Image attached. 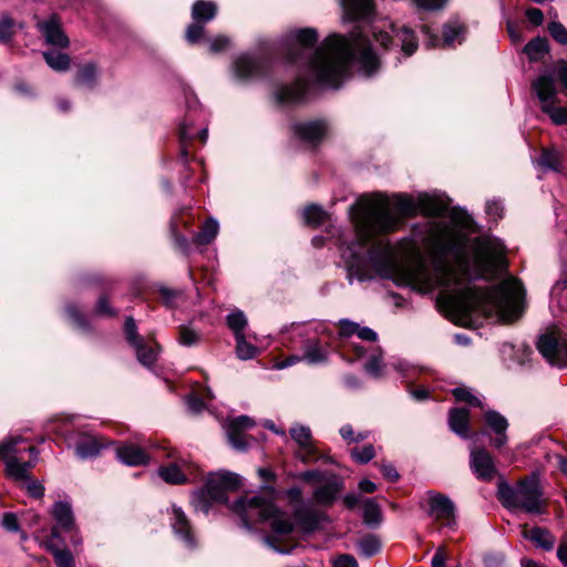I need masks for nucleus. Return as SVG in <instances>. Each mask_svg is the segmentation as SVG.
<instances>
[{
	"label": "nucleus",
	"instance_id": "obj_13",
	"mask_svg": "<svg viewBox=\"0 0 567 567\" xmlns=\"http://www.w3.org/2000/svg\"><path fill=\"white\" fill-rule=\"evenodd\" d=\"M270 62L264 56L241 54L233 64L234 74L240 81L259 79L267 73Z\"/></svg>",
	"mask_w": 567,
	"mask_h": 567
},
{
	"label": "nucleus",
	"instance_id": "obj_36",
	"mask_svg": "<svg viewBox=\"0 0 567 567\" xmlns=\"http://www.w3.org/2000/svg\"><path fill=\"white\" fill-rule=\"evenodd\" d=\"M219 230L218 221L214 218L207 219L202 229L194 236L193 240L198 245L210 244Z\"/></svg>",
	"mask_w": 567,
	"mask_h": 567
},
{
	"label": "nucleus",
	"instance_id": "obj_17",
	"mask_svg": "<svg viewBox=\"0 0 567 567\" xmlns=\"http://www.w3.org/2000/svg\"><path fill=\"white\" fill-rule=\"evenodd\" d=\"M37 27L45 43L60 49L68 48L70 41L61 28V21L56 14L50 16L47 20L38 21Z\"/></svg>",
	"mask_w": 567,
	"mask_h": 567
},
{
	"label": "nucleus",
	"instance_id": "obj_60",
	"mask_svg": "<svg viewBox=\"0 0 567 567\" xmlns=\"http://www.w3.org/2000/svg\"><path fill=\"white\" fill-rule=\"evenodd\" d=\"M230 43L229 38L225 35H218L208 41L209 51L217 53L228 48Z\"/></svg>",
	"mask_w": 567,
	"mask_h": 567
},
{
	"label": "nucleus",
	"instance_id": "obj_37",
	"mask_svg": "<svg viewBox=\"0 0 567 567\" xmlns=\"http://www.w3.org/2000/svg\"><path fill=\"white\" fill-rule=\"evenodd\" d=\"M357 548L361 556L370 558L381 550V542L375 535H367L359 539Z\"/></svg>",
	"mask_w": 567,
	"mask_h": 567
},
{
	"label": "nucleus",
	"instance_id": "obj_35",
	"mask_svg": "<svg viewBox=\"0 0 567 567\" xmlns=\"http://www.w3.org/2000/svg\"><path fill=\"white\" fill-rule=\"evenodd\" d=\"M465 29L463 24L458 22L446 23L443 27V45L454 47L456 43H461L464 40Z\"/></svg>",
	"mask_w": 567,
	"mask_h": 567
},
{
	"label": "nucleus",
	"instance_id": "obj_12",
	"mask_svg": "<svg viewBox=\"0 0 567 567\" xmlns=\"http://www.w3.org/2000/svg\"><path fill=\"white\" fill-rule=\"evenodd\" d=\"M322 324L316 321L292 322L281 329V343L291 349H300L307 342L319 334Z\"/></svg>",
	"mask_w": 567,
	"mask_h": 567
},
{
	"label": "nucleus",
	"instance_id": "obj_26",
	"mask_svg": "<svg viewBox=\"0 0 567 567\" xmlns=\"http://www.w3.org/2000/svg\"><path fill=\"white\" fill-rule=\"evenodd\" d=\"M523 537L545 551H551L556 543L555 536L547 528L543 527H533L529 530H524Z\"/></svg>",
	"mask_w": 567,
	"mask_h": 567
},
{
	"label": "nucleus",
	"instance_id": "obj_7",
	"mask_svg": "<svg viewBox=\"0 0 567 567\" xmlns=\"http://www.w3.org/2000/svg\"><path fill=\"white\" fill-rule=\"evenodd\" d=\"M536 346L539 353L551 365L567 367V337L556 332H546L538 337Z\"/></svg>",
	"mask_w": 567,
	"mask_h": 567
},
{
	"label": "nucleus",
	"instance_id": "obj_33",
	"mask_svg": "<svg viewBox=\"0 0 567 567\" xmlns=\"http://www.w3.org/2000/svg\"><path fill=\"white\" fill-rule=\"evenodd\" d=\"M362 519L363 523L370 527H377L380 525L382 520V512L374 499L367 498L363 502Z\"/></svg>",
	"mask_w": 567,
	"mask_h": 567
},
{
	"label": "nucleus",
	"instance_id": "obj_15",
	"mask_svg": "<svg viewBox=\"0 0 567 567\" xmlns=\"http://www.w3.org/2000/svg\"><path fill=\"white\" fill-rule=\"evenodd\" d=\"M255 424V421L247 415L228 420L225 424V431L229 444L237 451H246L248 449V442L244 431L254 427Z\"/></svg>",
	"mask_w": 567,
	"mask_h": 567
},
{
	"label": "nucleus",
	"instance_id": "obj_42",
	"mask_svg": "<svg viewBox=\"0 0 567 567\" xmlns=\"http://www.w3.org/2000/svg\"><path fill=\"white\" fill-rule=\"evenodd\" d=\"M385 364L382 362V353L380 349H377L374 353H372L368 361L364 364V370L368 374H370L374 379H379L383 375V369Z\"/></svg>",
	"mask_w": 567,
	"mask_h": 567
},
{
	"label": "nucleus",
	"instance_id": "obj_1",
	"mask_svg": "<svg viewBox=\"0 0 567 567\" xmlns=\"http://www.w3.org/2000/svg\"><path fill=\"white\" fill-rule=\"evenodd\" d=\"M354 236L341 239L339 249L349 277L370 279L368 266L380 277L393 279L398 286L426 295L440 289L437 302L446 309L486 317L496 315L502 321L517 319L524 306L522 282L507 277L498 285L478 288L474 279L494 277L506 268L505 245L491 235L471 239L454 216L449 220L427 223L429 260H420L398 272L393 265L394 248L382 235L398 229L401 220L382 196L362 197L351 207Z\"/></svg>",
	"mask_w": 567,
	"mask_h": 567
},
{
	"label": "nucleus",
	"instance_id": "obj_48",
	"mask_svg": "<svg viewBox=\"0 0 567 567\" xmlns=\"http://www.w3.org/2000/svg\"><path fill=\"white\" fill-rule=\"evenodd\" d=\"M124 333L131 347H135L143 341L138 336L137 326L133 317H127L124 323Z\"/></svg>",
	"mask_w": 567,
	"mask_h": 567
},
{
	"label": "nucleus",
	"instance_id": "obj_6",
	"mask_svg": "<svg viewBox=\"0 0 567 567\" xmlns=\"http://www.w3.org/2000/svg\"><path fill=\"white\" fill-rule=\"evenodd\" d=\"M532 90L536 94L540 110L555 125L567 124V106H560L557 89L550 74H542L532 82Z\"/></svg>",
	"mask_w": 567,
	"mask_h": 567
},
{
	"label": "nucleus",
	"instance_id": "obj_30",
	"mask_svg": "<svg viewBox=\"0 0 567 567\" xmlns=\"http://www.w3.org/2000/svg\"><path fill=\"white\" fill-rule=\"evenodd\" d=\"M236 341V355L240 360H251L258 354V348L251 342L257 340L255 333L234 337Z\"/></svg>",
	"mask_w": 567,
	"mask_h": 567
},
{
	"label": "nucleus",
	"instance_id": "obj_3",
	"mask_svg": "<svg viewBox=\"0 0 567 567\" xmlns=\"http://www.w3.org/2000/svg\"><path fill=\"white\" fill-rule=\"evenodd\" d=\"M38 457V449L29 445L20 435H10L0 442V458L4 463L6 475L17 482H27L28 493L35 498L44 494V487L30 476Z\"/></svg>",
	"mask_w": 567,
	"mask_h": 567
},
{
	"label": "nucleus",
	"instance_id": "obj_11",
	"mask_svg": "<svg viewBox=\"0 0 567 567\" xmlns=\"http://www.w3.org/2000/svg\"><path fill=\"white\" fill-rule=\"evenodd\" d=\"M301 355H289L285 360L277 362L275 368L282 370L300 361H306L309 364H321L324 363L328 359V352L318 336H315L311 339H307V342L301 346Z\"/></svg>",
	"mask_w": 567,
	"mask_h": 567
},
{
	"label": "nucleus",
	"instance_id": "obj_28",
	"mask_svg": "<svg viewBox=\"0 0 567 567\" xmlns=\"http://www.w3.org/2000/svg\"><path fill=\"white\" fill-rule=\"evenodd\" d=\"M157 474L165 483L172 485H181L189 481L186 472L175 462L159 466Z\"/></svg>",
	"mask_w": 567,
	"mask_h": 567
},
{
	"label": "nucleus",
	"instance_id": "obj_21",
	"mask_svg": "<svg viewBox=\"0 0 567 567\" xmlns=\"http://www.w3.org/2000/svg\"><path fill=\"white\" fill-rule=\"evenodd\" d=\"M295 135L309 145H317L321 142L328 131L324 121L299 122L292 125Z\"/></svg>",
	"mask_w": 567,
	"mask_h": 567
},
{
	"label": "nucleus",
	"instance_id": "obj_50",
	"mask_svg": "<svg viewBox=\"0 0 567 567\" xmlns=\"http://www.w3.org/2000/svg\"><path fill=\"white\" fill-rule=\"evenodd\" d=\"M65 312L78 328H80L82 330L90 329L87 319L80 312V310L78 309L76 306H74V305L66 306Z\"/></svg>",
	"mask_w": 567,
	"mask_h": 567
},
{
	"label": "nucleus",
	"instance_id": "obj_29",
	"mask_svg": "<svg viewBox=\"0 0 567 567\" xmlns=\"http://www.w3.org/2000/svg\"><path fill=\"white\" fill-rule=\"evenodd\" d=\"M343 16H375L374 0H340Z\"/></svg>",
	"mask_w": 567,
	"mask_h": 567
},
{
	"label": "nucleus",
	"instance_id": "obj_10",
	"mask_svg": "<svg viewBox=\"0 0 567 567\" xmlns=\"http://www.w3.org/2000/svg\"><path fill=\"white\" fill-rule=\"evenodd\" d=\"M185 99L188 104V113L186 115L185 121L179 126V144H181V152L179 157L181 161L186 165L188 162V148L186 143L188 141H192L196 136L199 137L202 143H206L208 138V128L207 126H204L202 128L196 130L193 125V121L190 118V109L193 103H197V97L193 94L192 91L184 90Z\"/></svg>",
	"mask_w": 567,
	"mask_h": 567
},
{
	"label": "nucleus",
	"instance_id": "obj_56",
	"mask_svg": "<svg viewBox=\"0 0 567 567\" xmlns=\"http://www.w3.org/2000/svg\"><path fill=\"white\" fill-rule=\"evenodd\" d=\"M159 295L164 305L168 308H173L175 306V300L182 295V292L167 287H161Z\"/></svg>",
	"mask_w": 567,
	"mask_h": 567
},
{
	"label": "nucleus",
	"instance_id": "obj_45",
	"mask_svg": "<svg viewBox=\"0 0 567 567\" xmlns=\"http://www.w3.org/2000/svg\"><path fill=\"white\" fill-rule=\"evenodd\" d=\"M351 457L359 464H365L375 456V450L372 444H365L361 447H354L350 452Z\"/></svg>",
	"mask_w": 567,
	"mask_h": 567
},
{
	"label": "nucleus",
	"instance_id": "obj_22",
	"mask_svg": "<svg viewBox=\"0 0 567 567\" xmlns=\"http://www.w3.org/2000/svg\"><path fill=\"white\" fill-rule=\"evenodd\" d=\"M484 421L487 429L495 434V437L492 440V445L495 449H502L506 445L508 441L507 429L509 425L507 419L495 410H487L484 413Z\"/></svg>",
	"mask_w": 567,
	"mask_h": 567
},
{
	"label": "nucleus",
	"instance_id": "obj_19",
	"mask_svg": "<svg viewBox=\"0 0 567 567\" xmlns=\"http://www.w3.org/2000/svg\"><path fill=\"white\" fill-rule=\"evenodd\" d=\"M470 467L476 478L485 482L492 481L496 473L494 460L484 449H472Z\"/></svg>",
	"mask_w": 567,
	"mask_h": 567
},
{
	"label": "nucleus",
	"instance_id": "obj_55",
	"mask_svg": "<svg viewBox=\"0 0 567 567\" xmlns=\"http://www.w3.org/2000/svg\"><path fill=\"white\" fill-rule=\"evenodd\" d=\"M95 312L104 317H115L117 315V311L110 306L109 299L105 296L99 298Z\"/></svg>",
	"mask_w": 567,
	"mask_h": 567
},
{
	"label": "nucleus",
	"instance_id": "obj_32",
	"mask_svg": "<svg viewBox=\"0 0 567 567\" xmlns=\"http://www.w3.org/2000/svg\"><path fill=\"white\" fill-rule=\"evenodd\" d=\"M217 13V6L212 1L197 0L192 8V19L207 23L212 21Z\"/></svg>",
	"mask_w": 567,
	"mask_h": 567
},
{
	"label": "nucleus",
	"instance_id": "obj_59",
	"mask_svg": "<svg viewBox=\"0 0 567 567\" xmlns=\"http://www.w3.org/2000/svg\"><path fill=\"white\" fill-rule=\"evenodd\" d=\"M390 365L400 372L403 378H409L415 372V368L410 365L405 360L395 359L390 363Z\"/></svg>",
	"mask_w": 567,
	"mask_h": 567
},
{
	"label": "nucleus",
	"instance_id": "obj_25",
	"mask_svg": "<svg viewBox=\"0 0 567 567\" xmlns=\"http://www.w3.org/2000/svg\"><path fill=\"white\" fill-rule=\"evenodd\" d=\"M449 426L462 439L470 437V411L465 408H453L449 412Z\"/></svg>",
	"mask_w": 567,
	"mask_h": 567
},
{
	"label": "nucleus",
	"instance_id": "obj_58",
	"mask_svg": "<svg viewBox=\"0 0 567 567\" xmlns=\"http://www.w3.org/2000/svg\"><path fill=\"white\" fill-rule=\"evenodd\" d=\"M447 0H413L416 8L433 11L442 9Z\"/></svg>",
	"mask_w": 567,
	"mask_h": 567
},
{
	"label": "nucleus",
	"instance_id": "obj_62",
	"mask_svg": "<svg viewBox=\"0 0 567 567\" xmlns=\"http://www.w3.org/2000/svg\"><path fill=\"white\" fill-rule=\"evenodd\" d=\"M554 74L567 91V60H559L556 62L554 66Z\"/></svg>",
	"mask_w": 567,
	"mask_h": 567
},
{
	"label": "nucleus",
	"instance_id": "obj_41",
	"mask_svg": "<svg viewBox=\"0 0 567 567\" xmlns=\"http://www.w3.org/2000/svg\"><path fill=\"white\" fill-rule=\"evenodd\" d=\"M190 503L196 512L208 514L213 504L216 503L208 493L202 488L193 493Z\"/></svg>",
	"mask_w": 567,
	"mask_h": 567
},
{
	"label": "nucleus",
	"instance_id": "obj_40",
	"mask_svg": "<svg viewBox=\"0 0 567 567\" xmlns=\"http://www.w3.org/2000/svg\"><path fill=\"white\" fill-rule=\"evenodd\" d=\"M544 171L558 172L560 169V154L556 150H544L537 159Z\"/></svg>",
	"mask_w": 567,
	"mask_h": 567
},
{
	"label": "nucleus",
	"instance_id": "obj_31",
	"mask_svg": "<svg viewBox=\"0 0 567 567\" xmlns=\"http://www.w3.org/2000/svg\"><path fill=\"white\" fill-rule=\"evenodd\" d=\"M530 62L540 61L549 52L548 40L544 37L532 39L523 49Z\"/></svg>",
	"mask_w": 567,
	"mask_h": 567
},
{
	"label": "nucleus",
	"instance_id": "obj_39",
	"mask_svg": "<svg viewBox=\"0 0 567 567\" xmlns=\"http://www.w3.org/2000/svg\"><path fill=\"white\" fill-rule=\"evenodd\" d=\"M305 224L317 227L324 223L327 213L319 205H309L302 212Z\"/></svg>",
	"mask_w": 567,
	"mask_h": 567
},
{
	"label": "nucleus",
	"instance_id": "obj_47",
	"mask_svg": "<svg viewBox=\"0 0 567 567\" xmlns=\"http://www.w3.org/2000/svg\"><path fill=\"white\" fill-rule=\"evenodd\" d=\"M550 37L559 44L567 45V28L559 21H550L547 25Z\"/></svg>",
	"mask_w": 567,
	"mask_h": 567
},
{
	"label": "nucleus",
	"instance_id": "obj_9",
	"mask_svg": "<svg viewBox=\"0 0 567 567\" xmlns=\"http://www.w3.org/2000/svg\"><path fill=\"white\" fill-rule=\"evenodd\" d=\"M240 476L228 471L209 473L206 478L204 489L216 503L226 504L228 502L227 492L236 491L240 486Z\"/></svg>",
	"mask_w": 567,
	"mask_h": 567
},
{
	"label": "nucleus",
	"instance_id": "obj_63",
	"mask_svg": "<svg viewBox=\"0 0 567 567\" xmlns=\"http://www.w3.org/2000/svg\"><path fill=\"white\" fill-rule=\"evenodd\" d=\"M332 567H359L357 559L349 554H343L336 557L332 561Z\"/></svg>",
	"mask_w": 567,
	"mask_h": 567
},
{
	"label": "nucleus",
	"instance_id": "obj_46",
	"mask_svg": "<svg viewBox=\"0 0 567 567\" xmlns=\"http://www.w3.org/2000/svg\"><path fill=\"white\" fill-rule=\"evenodd\" d=\"M456 401L466 402L470 405L483 408L481 399L475 396L467 388L457 386L452 390Z\"/></svg>",
	"mask_w": 567,
	"mask_h": 567
},
{
	"label": "nucleus",
	"instance_id": "obj_27",
	"mask_svg": "<svg viewBox=\"0 0 567 567\" xmlns=\"http://www.w3.org/2000/svg\"><path fill=\"white\" fill-rule=\"evenodd\" d=\"M48 549L54 558L58 567H75L74 557L72 553L65 547V542L60 539L50 538L48 542Z\"/></svg>",
	"mask_w": 567,
	"mask_h": 567
},
{
	"label": "nucleus",
	"instance_id": "obj_20",
	"mask_svg": "<svg viewBox=\"0 0 567 567\" xmlns=\"http://www.w3.org/2000/svg\"><path fill=\"white\" fill-rule=\"evenodd\" d=\"M51 515L55 522V526L51 529L53 539L61 538L62 530H73L74 516L72 505L69 501H58L53 504Z\"/></svg>",
	"mask_w": 567,
	"mask_h": 567
},
{
	"label": "nucleus",
	"instance_id": "obj_4",
	"mask_svg": "<svg viewBox=\"0 0 567 567\" xmlns=\"http://www.w3.org/2000/svg\"><path fill=\"white\" fill-rule=\"evenodd\" d=\"M498 498L509 511H522L533 515H540L546 511L543 488L536 475L520 480L515 486L501 484Z\"/></svg>",
	"mask_w": 567,
	"mask_h": 567
},
{
	"label": "nucleus",
	"instance_id": "obj_2",
	"mask_svg": "<svg viewBox=\"0 0 567 567\" xmlns=\"http://www.w3.org/2000/svg\"><path fill=\"white\" fill-rule=\"evenodd\" d=\"M265 489L269 492L270 496L240 497L231 505V509L239 516L241 527L248 530H251L255 524L269 523L275 535L264 536V543L276 553L290 554L293 547L284 549L276 543L278 536L290 534L293 530V525L289 516L275 505V489L268 486H265Z\"/></svg>",
	"mask_w": 567,
	"mask_h": 567
},
{
	"label": "nucleus",
	"instance_id": "obj_23",
	"mask_svg": "<svg viewBox=\"0 0 567 567\" xmlns=\"http://www.w3.org/2000/svg\"><path fill=\"white\" fill-rule=\"evenodd\" d=\"M116 456L125 465L141 466L150 463V455L134 444H124L116 449Z\"/></svg>",
	"mask_w": 567,
	"mask_h": 567
},
{
	"label": "nucleus",
	"instance_id": "obj_53",
	"mask_svg": "<svg viewBox=\"0 0 567 567\" xmlns=\"http://www.w3.org/2000/svg\"><path fill=\"white\" fill-rule=\"evenodd\" d=\"M485 212L491 219L497 220L503 217L504 205L499 199H492L486 203Z\"/></svg>",
	"mask_w": 567,
	"mask_h": 567
},
{
	"label": "nucleus",
	"instance_id": "obj_14",
	"mask_svg": "<svg viewBox=\"0 0 567 567\" xmlns=\"http://www.w3.org/2000/svg\"><path fill=\"white\" fill-rule=\"evenodd\" d=\"M168 514L169 524L174 535L183 543L186 548L194 549L197 545L195 533L184 511L173 504Z\"/></svg>",
	"mask_w": 567,
	"mask_h": 567
},
{
	"label": "nucleus",
	"instance_id": "obj_44",
	"mask_svg": "<svg viewBox=\"0 0 567 567\" xmlns=\"http://www.w3.org/2000/svg\"><path fill=\"white\" fill-rule=\"evenodd\" d=\"M96 66L93 63L82 65L76 74L75 82L80 85L91 86L96 80Z\"/></svg>",
	"mask_w": 567,
	"mask_h": 567
},
{
	"label": "nucleus",
	"instance_id": "obj_57",
	"mask_svg": "<svg viewBox=\"0 0 567 567\" xmlns=\"http://www.w3.org/2000/svg\"><path fill=\"white\" fill-rule=\"evenodd\" d=\"M339 333L341 337H352L357 334L359 323L353 322L349 319H340L339 322Z\"/></svg>",
	"mask_w": 567,
	"mask_h": 567
},
{
	"label": "nucleus",
	"instance_id": "obj_52",
	"mask_svg": "<svg viewBox=\"0 0 567 567\" xmlns=\"http://www.w3.org/2000/svg\"><path fill=\"white\" fill-rule=\"evenodd\" d=\"M204 25L205 23L193 20L186 30V40L189 43L197 42L204 33Z\"/></svg>",
	"mask_w": 567,
	"mask_h": 567
},
{
	"label": "nucleus",
	"instance_id": "obj_43",
	"mask_svg": "<svg viewBox=\"0 0 567 567\" xmlns=\"http://www.w3.org/2000/svg\"><path fill=\"white\" fill-rule=\"evenodd\" d=\"M137 357V360L141 364L150 368L153 365L157 359V352L155 349L147 347L144 341L133 347Z\"/></svg>",
	"mask_w": 567,
	"mask_h": 567
},
{
	"label": "nucleus",
	"instance_id": "obj_51",
	"mask_svg": "<svg viewBox=\"0 0 567 567\" xmlns=\"http://www.w3.org/2000/svg\"><path fill=\"white\" fill-rule=\"evenodd\" d=\"M13 20L8 16L0 18V43H8L13 34Z\"/></svg>",
	"mask_w": 567,
	"mask_h": 567
},
{
	"label": "nucleus",
	"instance_id": "obj_5",
	"mask_svg": "<svg viewBox=\"0 0 567 567\" xmlns=\"http://www.w3.org/2000/svg\"><path fill=\"white\" fill-rule=\"evenodd\" d=\"M391 205L402 217H413L419 212L426 217H439L449 209L445 198L426 193L419 194L415 199L406 194L394 195Z\"/></svg>",
	"mask_w": 567,
	"mask_h": 567
},
{
	"label": "nucleus",
	"instance_id": "obj_18",
	"mask_svg": "<svg viewBox=\"0 0 567 567\" xmlns=\"http://www.w3.org/2000/svg\"><path fill=\"white\" fill-rule=\"evenodd\" d=\"M290 436L299 446L297 457L302 463H310L317 458V447L309 426L296 424L290 429Z\"/></svg>",
	"mask_w": 567,
	"mask_h": 567
},
{
	"label": "nucleus",
	"instance_id": "obj_64",
	"mask_svg": "<svg viewBox=\"0 0 567 567\" xmlns=\"http://www.w3.org/2000/svg\"><path fill=\"white\" fill-rule=\"evenodd\" d=\"M525 16H526L527 20L529 21V23L535 27H538V25L543 24V22H544V14L540 9L528 8L525 11Z\"/></svg>",
	"mask_w": 567,
	"mask_h": 567
},
{
	"label": "nucleus",
	"instance_id": "obj_16",
	"mask_svg": "<svg viewBox=\"0 0 567 567\" xmlns=\"http://www.w3.org/2000/svg\"><path fill=\"white\" fill-rule=\"evenodd\" d=\"M75 455L81 460L96 457L110 442L91 433H79L73 441Z\"/></svg>",
	"mask_w": 567,
	"mask_h": 567
},
{
	"label": "nucleus",
	"instance_id": "obj_8",
	"mask_svg": "<svg viewBox=\"0 0 567 567\" xmlns=\"http://www.w3.org/2000/svg\"><path fill=\"white\" fill-rule=\"evenodd\" d=\"M427 515L437 522L441 526L450 529H455L456 522V507L453 501L439 492H427Z\"/></svg>",
	"mask_w": 567,
	"mask_h": 567
},
{
	"label": "nucleus",
	"instance_id": "obj_61",
	"mask_svg": "<svg viewBox=\"0 0 567 567\" xmlns=\"http://www.w3.org/2000/svg\"><path fill=\"white\" fill-rule=\"evenodd\" d=\"M1 526L8 532L16 533L19 532L20 526L18 523V518L13 513H4L1 519Z\"/></svg>",
	"mask_w": 567,
	"mask_h": 567
},
{
	"label": "nucleus",
	"instance_id": "obj_34",
	"mask_svg": "<svg viewBox=\"0 0 567 567\" xmlns=\"http://www.w3.org/2000/svg\"><path fill=\"white\" fill-rule=\"evenodd\" d=\"M226 323L234 337L246 334L248 320L244 311L239 309L231 310L226 317Z\"/></svg>",
	"mask_w": 567,
	"mask_h": 567
},
{
	"label": "nucleus",
	"instance_id": "obj_24",
	"mask_svg": "<svg viewBox=\"0 0 567 567\" xmlns=\"http://www.w3.org/2000/svg\"><path fill=\"white\" fill-rule=\"evenodd\" d=\"M342 487L343 483L341 478L337 475H332L324 485L315 489L313 498L319 504L330 505L336 501Z\"/></svg>",
	"mask_w": 567,
	"mask_h": 567
},
{
	"label": "nucleus",
	"instance_id": "obj_38",
	"mask_svg": "<svg viewBox=\"0 0 567 567\" xmlns=\"http://www.w3.org/2000/svg\"><path fill=\"white\" fill-rule=\"evenodd\" d=\"M43 58L48 65L55 71H66L70 66V58L66 53L60 51H45Z\"/></svg>",
	"mask_w": 567,
	"mask_h": 567
},
{
	"label": "nucleus",
	"instance_id": "obj_54",
	"mask_svg": "<svg viewBox=\"0 0 567 567\" xmlns=\"http://www.w3.org/2000/svg\"><path fill=\"white\" fill-rule=\"evenodd\" d=\"M298 518L310 529L316 528L320 522L319 514L313 511H300L298 513Z\"/></svg>",
	"mask_w": 567,
	"mask_h": 567
},
{
	"label": "nucleus",
	"instance_id": "obj_49",
	"mask_svg": "<svg viewBox=\"0 0 567 567\" xmlns=\"http://www.w3.org/2000/svg\"><path fill=\"white\" fill-rule=\"evenodd\" d=\"M200 339V333L189 326H182L179 329L178 342L184 347H192Z\"/></svg>",
	"mask_w": 567,
	"mask_h": 567
}]
</instances>
